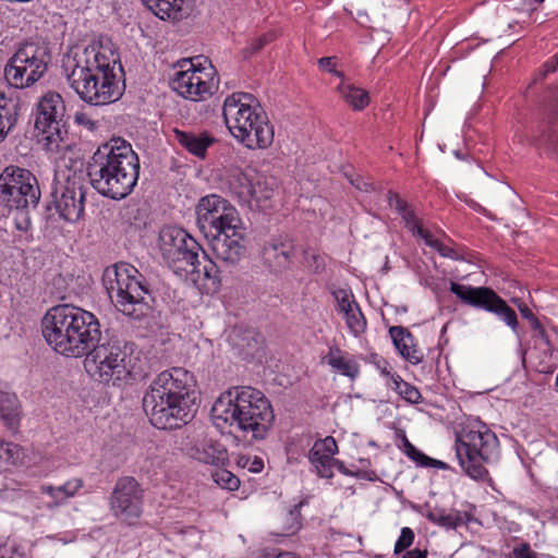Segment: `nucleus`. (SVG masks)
<instances>
[{
  "instance_id": "obj_27",
  "label": "nucleus",
  "mask_w": 558,
  "mask_h": 558,
  "mask_svg": "<svg viewBox=\"0 0 558 558\" xmlns=\"http://www.w3.org/2000/svg\"><path fill=\"white\" fill-rule=\"evenodd\" d=\"M82 487V478H71L60 486L41 485L40 493L52 499V502L48 505L51 508L63 505L68 499L74 497Z\"/></svg>"
},
{
  "instance_id": "obj_4",
  "label": "nucleus",
  "mask_w": 558,
  "mask_h": 558,
  "mask_svg": "<svg viewBox=\"0 0 558 558\" xmlns=\"http://www.w3.org/2000/svg\"><path fill=\"white\" fill-rule=\"evenodd\" d=\"M214 424L223 428L234 427L255 439H264L275 414L270 401L258 389L235 386L219 396L211 408Z\"/></svg>"
},
{
  "instance_id": "obj_44",
  "label": "nucleus",
  "mask_w": 558,
  "mask_h": 558,
  "mask_svg": "<svg viewBox=\"0 0 558 558\" xmlns=\"http://www.w3.org/2000/svg\"><path fill=\"white\" fill-rule=\"evenodd\" d=\"M0 558H24L17 545L9 538H0Z\"/></svg>"
},
{
  "instance_id": "obj_40",
  "label": "nucleus",
  "mask_w": 558,
  "mask_h": 558,
  "mask_svg": "<svg viewBox=\"0 0 558 558\" xmlns=\"http://www.w3.org/2000/svg\"><path fill=\"white\" fill-rule=\"evenodd\" d=\"M19 112L0 111V143H2L8 134L12 131L17 122Z\"/></svg>"
},
{
  "instance_id": "obj_20",
  "label": "nucleus",
  "mask_w": 558,
  "mask_h": 558,
  "mask_svg": "<svg viewBox=\"0 0 558 558\" xmlns=\"http://www.w3.org/2000/svg\"><path fill=\"white\" fill-rule=\"evenodd\" d=\"M450 291L464 304L486 312L495 310L500 296L490 288L450 283Z\"/></svg>"
},
{
  "instance_id": "obj_56",
  "label": "nucleus",
  "mask_w": 558,
  "mask_h": 558,
  "mask_svg": "<svg viewBox=\"0 0 558 558\" xmlns=\"http://www.w3.org/2000/svg\"><path fill=\"white\" fill-rule=\"evenodd\" d=\"M422 466H434V468H437V469H440V470H446L448 468V465L440 461V460H436V459H433L430 458V462H428V464H422Z\"/></svg>"
},
{
  "instance_id": "obj_28",
  "label": "nucleus",
  "mask_w": 558,
  "mask_h": 558,
  "mask_svg": "<svg viewBox=\"0 0 558 558\" xmlns=\"http://www.w3.org/2000/svg\"><path fill=\"white\" fill-rule=\"evenodd\" d=\"M0 416L9 429L19 427L20 402L15 393L0 390Z\"/></svg>"
},
{
  "instance_id": "obj_53",
  "label": "nucleus",
  "mask_w": 558,
  "mask_h": 558,
  "mask_svg": "<svg viewBox=\"0 0 558 558\" xmlns=\"http://www.w3.org/2000/svg\"><path fill=\"white\" fill-rule=\"evenodd\" d=\"M75 122L78 124V125H83L85 126L86 129L90 130V131H94L97 129V122L94 121L89 116L88 113L86 112H76L75 113Z\"/></svg>"
},
{
  "instance_id": "obj_13",
  "label": "nucleus",
  "mask_w": 558,
  "mask_h": 558,
  "mask_svg": "<svg viewBox=\"0 0 558 558\" xmlns=\"http://www.w3.org/2000/svg\"><path fill=\"white\" fill-rule=\"evenodd\" d=\"M218 77L211 64L203 65L194 60H183L179 70L171 78L170 85L174 92L185 99L203 101L211 97L218 89Z\"/></svg>"
},
{
  "instance_id": "obj_38",
  "label": "nucleus",
  "mask_w": 558,
  "mask_h": 558,
  "mask_svg": "<svg viewBox=\"0 0 558 558\" xmlns=\"http://www.w3.org/2000/svg\"><path fill=\"white\" fill-rule=\"evenodd\" d=\"M211 476L215 483L223 489L236 490L240 486V480L226 469L216 470Z\"/></svg>"
},
{
  "instance_id": "obj_10",
  "label": "nucleus",
  "mask_w": 558,
  "mask_h": 558,
  "mask_svg": "<svg viewBox=\"0 0 558 558\" xmlns=\"http://www.w3.org/2000/svg\"><path fill=\"white\" fill-rule=\"evenodd\" d=\"M456 456L463 471L474 480H484L488 475L485 463L496 460L499 441L485 424H468L456 435Z\"/></svg>"
},
{
  "instance_id": "obj_29",
  "label": "nucleus",
  "mask_w": 558,
  "mask_h": 558,
  "mask_svg": "<svg viewBox=\"0 0 558 558\" xmlns=\"http://www.w3.org/2000/svg\"><path fill=\"white\" fill-rule=\"evenodd\" d=\"M387 201L389 206L395 208L396 211L401 216L405 228L409 229L412 234H415V231L418 230L422 223L409 204L393 191L388 192Z\"/></svg>"
},
{
  "instance_id": "obj_41",
  "label": "nucleus",
  "mask_w": 558,
  "mask_h": 558,
  "mask_svg": "<svg viewBox=\"0 0 558 558\" xmlns=\"http://www.w3.org/2000/svg\"><path fill=\"white\" fill-rule=\"evenodd\" d=\"M304 260L306 267L315 274H320L326 267L325 256L313 251H304Z\"/></svg>"
},
{
  "instance_id": "obj_37",
  "label": "nucleus",
  "mask_w": 558,
  "mask_h": 558,
  "mask_svg": "<svg viewBox=\"0 0 558 558\" xmlns=\"http://www.w3.org/2000/svg\"><path fill=\"white\" fill-rule=\"evenodd\" d=\"M401 442L400 449L402 452L412 461H414L418 466L422 464H428L430 462V457L424 454L420 451L407 437L405 433L401 434Z\"/></svg>"
},
{
  "instance_id": "obj_14",
  "label": "nucleus",
  "mask_w": 558,
  "mask_h": 558,
  "mask_svg": "<svg viewBox=\"0 0 558 558\" xmlns=\"http://www.w3.org/2000/svg\"><path fill=\"white\" fill-rule=\"evenodd\" d=\"M0 196L11 209L36 208L40 199L36 177L27 169L7 166L0 174Z\"/></svg>"
},
{
  "instance_id": "obj_34",
  "label": "nucleus",
  "mask_w": 558,
  "mask_h": 558,
  "mask_svg": "<svg viewBox=\"0 0 558 558\" xmlns=\"http://www.w3.org/2000/svg\"><path fill=\"white\" fill-rule=\"evenodd\" d=\"M21 459V448L13 442L0 440V472L15 465Z\"/></svg>"
},
{
  "instance_id": "obj_17",
  "label": "nucleus",
  "mask_w": 558,
  "mask_h": 558,
  "mask_svg": "<svg viewBox=\"0 0 558 558\" xmlns=\"http://www.w3.org/2000/svg\"><path fill=\"white\" fill-rule=\"evenodd\" d=\"M74 305L60 304L49 308L41 319L43 337L57 353L70 357L74 333L71 331Z\"/></svg>"
},
{
  "instance_id": "obj_43",
  "label": "nucleus",
  "mask_w": 558,
  "mask_h": 558,
  "mask_svg": "<svg viewBox=\"0 0 558 558\" xmlns=\"http://www.w3.org/2000/svg\"><path fill=\"white\" fill-rule=\"evenodd\" d=\"M400 355L413 365H417L423 361L424 354L413 342L408 343L405 349L399 351Z\"/></svg>"
},
{
  "instance_id": "obj_46",
  "label": "nucleus",
  "mask_w": 558,
  "mask_h": 558,
  "mask_svg": "<svg viewBox=\"0 0 558 558\" xmlns=\"http://www.w3.org/2000/svg\"><path fill=\"white\" fill-rule=\"evenodd\" d=\"M238 465L246 468L252 473H259L264 469V462L258 457L241 456Z\"/></svg>"
},
{
  "instance_id": "obj_49",
  "label": "nucleus",
  "mask_w": 558,
  "mask_h": 558,
  "mask_svg": "<svg viewBox=\"0 0 558 558\" xmlns=\"http://www.w3.org/2000/svg\"><path fill=\"white\" fill-rule=\"evenodd\" d=\"M372 357L374 360V364L380 371V374L384 377L388 378L391 381V375H398L397 373L391 372V367L389 366V363L385 359L378 356L377 354L372 355Z\"/></svg>"
},
{
  "instance_id": "obj_15",
  "label": "nucleus",
  "mask_w": 558,
  "mask_h": 558,
  "mask_svg": "<svg viewBox=\"0 0 558 558\" xmlns=\"http://www.w3.org/2000/svg\"><path fill=\"white\" fill-rule=\"evenodd\" d=\"M195 211L198 228L206 236L221 234L242 225L236 208L218 194H208L201 197Z\"/></svg>"
},
{
  "instance_id": "obj_16",
  "label": "nucleus",
  "mask_w": 558,
  "mask_h": 558,
  "mask_svg": "<svg viewBox=\"0 0 558 558\" xmlns=\"http://www.w3.org/2000/svg\"><path fill=\"white\" fill-rule=\"evenodd\" d=\"M108 505L116 519L134 524L143 513L144 489L135 477L121 476L114 484Z\"/></svg>"
},
{
  "instance_id": "obj_42",
  "label": "nucleus",
  "mask_w": 558,
  "mask_h": 558,
  "mask_svg": "<svg viewBox=\"0 0 558 558\" xmlns=\"http://www.w3.org/2000/svg\"><path fill=\"white\" fill-rule=\"evenodd\" d=\"M415 535L411 527L404 526L401 529L400 535L395 544L393 553L401 554L408 549L414 542Z\"/></svg>"
},
{
  "instance_id": "obj_8",
  "label": "nucleus",
  "mask_w": 558,
  "mask_h": 558,
  "mask_svg": "<svg viewBox=\"0 0 558 558\" xmlns=\"http://www.w3.org/2000/svg\"><path fill=\"white\" fill-rule=\"evenodd\" d=\"M56 162L51 187L52 204L60 218L76 222L84 214L85 179L80 160L73 155L51 157Z\"/></svg>"
},
{
  "instance_id": "obj_32",
  "label": "nucleus",
  "mask_w": 558,
  "mask_h": 558,
  "mask_svg": "<svg viewBox=\"0 0 558 558\" xmlns=\"http://www.w3.org/2000/svg\"><path fill=\"white\" fill-rule=\"evenodd\" d=\"M338 92L340 93L343 100L354 110H363L369 104L368 93L365 89L356 87L351 83H340L338 86Z\"/></svg>"
},
{
  "instance_id": "obj_36",
  "label": "nucleus",
  "mask_w": 558,
  "mask_h": 558,
  "mask_svg": "<svg viewBox=\"0 0 558 558\" xmlns=\"http://www.w3.org/2000/svg\"><path fill=\"white\" fill-rule=\"evenodd\" d=\"M307 505L306 499H302L296 505H294L288 512L286 517V534H294L296 533L301 526H302V514L301 510L302 508Z\"/></svg>"
},
{
  "instance_id": "obj_2",
  "label": "nucleus",
  "mask_w": 558,
  "mask_h": 558,
  "mask_svg": "<svg viewBox=\"0 0 558 558\" xmlns=\"http://www.w3.org/2000/svg\"><path fill=\"white\" fill-rule=\"evenodd\" d=\"M196 380L190 371L171 367L159 373L143 397V409L149 423L159 429H173L185 425L195 404Z\"/></svg>"
},
{
  "instance_id": "obj_33",
  "label": "nucleus",
  "mask_w": 558,
  "mask_h": 558,
  "mask_svg": "<svg viewBox=\"0 0 558 558\" xmlns=\"http://www.w3.org/2000/svg\"><path fill=\"white\" fill-rule=\"evenodd\" d=\"M388 385L401 398L412 404H417L422 401V395L420 390L415 386L404 381L400 375H391V383Z\"/></svg>"
},
{
  "instance_id": "obj_19",
  "label": "nucleus",
  "mask_w": 558,
  "mask_h": 558,
  "mask_svg": "<svg viewBox=\"0 0 558 558\" xmlns=\"http://www.w3.org/2000/svg\"><path fill=\"white\" fill-rule=\"evenodd\" d=\"M245 229L239 225L228 231L213 236V251L217 259L236 265L245 255Z\"/></svg>"
},
{
  "instance_id": "obj_45",
  "label": "nucleus",
  "mask_w": 558,
  "mask_h": 558,
  "mask_svg": "<svg viewBox=\"0 0 558 558\" xmlns=\"http://www.w3.org/2000/svg\"><path fill=\"white\" fill-rule=\"evenodd\" d=\"M333 468H337V470L347 476L355 477V478H364V480H374L375 473L368 472V471H362V470H350L345 466V464L336 459V462L333 464Z\"/></svg>"
},
{
  "instance_id": "obj_18",
  "label": "nucleus",
  "mask_w": 558,
  "mask_h": 558,
  "mask_svg": "<svg viewBox=\"0 0 558 558\" xmlns=\"http://www.w3.org/2000/svg\"><path fill=\"white\" fill-rule=\"evenodd\" d=\"M71 325V331L75 333L71 339L70 357L84 356L100 340L99 320L92 312L74 305Z\"/></svg>"
},
{
  "instance_id": "obj_60",
  "label": "nucleus",
  "mask_w": 558,
  "mask_h": 558,
  "mask_svg": "<svg viewBox=\"0 0 558 558\" xmlns=\"http://www.w3.org/2000/svg\"><path fill=\"white\" fill-rule=\"evenodd\" d=\"M536 332H537V336H538L542 340H544L546 343H548V342H549L548 335H547V332H546V330H545V328H544V327H542V329L537 330Z\"/></svg>"
},
{
  "instance_id": "obj_7",
  "label": "nucleus",
  "mask_w": 558,
  "mask_h": 558,
  "mask_svg": "<svg viewBox=\"0 0 558 558\" xmlns=\"http://www.w3.org/2000/svg\"><path fill=\"white\" fill-rule=\"evenodd\" d=\"M133 345L118 341L96 343L84 359V368L94 380L124 387L131 385L140 375L138 356L133 355Z\"/></svg>"
},
{
  "instance_id": "obj_58",
  "label": "nucleus",
  "mask_w": 558,
  "mask_h": 558,
  "mask_svg": "<svg viewBox=\"0 0 558 558\" xmlns=\"http://www.w3.org/2000/svg\"><path fill=\"white\" fill-rule=\"evenodd\" d=\"M551 143H553V140H551L550 135H542L541 137H538L536 140L537 145H549Z\"/></svg>"
},
{
  "instance_id": "obj_54",
  "label": "nucleus",
  "mask_w": 558,
  "mask_h": 558,
  "mask_svg": "<svg viewBox=\"0 0 558 558\" xmlns=\"http://www.w3.org/2000/svg\"><path fill=\"white\" fill-rule=\"evenodd\" d=\"M414 235L422 238L425 244L432 248L434 247L433 243L438 241V239L434 238L428 230L423 228V226H421L418 230L415 231Z\"/></svg>"
},
{
  "instance_id": "obj_61",
  "label": "nucleus",
  "mask_w": 558,
  "mask_h": 558,
  "mask_svg": "<svg viewBox=\"0 0 558 558\" xmlns=\"http://www.w3.org/2000/svg\"><path fill=\"white\" fill-rule=\"evenodd\" d=\"M264 43H265L264 39L259 38L258 41L255 44L254 49L255 50L260 49L263 47Z\"/></svg>"
},
{
  "instance_id": "obj_25",
  "label": "nucleus",
  "mask_w": 558,
  "mask_h": 558,
  "mask_svg": "<svg viewBox=\"0 0 558 558\" xmlns=\"http://www.w3.org/2000/svg\"><path fill=\"white\" fill-rule=\"evenodd\" d=\"M190 454L199 462L219 465L227 460V450L223 445L213 439L197 441L190 449Z\"/></svg>"
},
{
  "instance_id": "obj_5",
  "label": "nucleus",
  "mask_w": 558,
  "mask_h": 558,
  "mask_svg": "<svg viewBox=\"0 0 558 558\" xmlns=\"http://www.w3.org/2000/svg\"><path fill=\"white\" fill-rule=\"evenodd\" d=\"M159 248L163 262L178 277L194 283L203 282L214 291L219 289L221 279L218 266L184 229L162 228Z\"/></svg>"
},
{
  "instance_id": "obj_51",
  "label": "nucleus",
  "mask_w": 558,
  "mask_h": 558,
  "mask_svg": "<svg viewBox=\"0 0 558 558\" xmlns=\"http://www.w3.org/2000/svg\"><path fill=\"white\" fill-rule=\"evenodd\" d=\"M333 60V57H323L318 60V65L322 70H325L340 78H343V73L336 70Z\"/></svg>"
},
{
  "instance_id": "obj_26",
  "label": "nucleus",
  "mask_w": 558,
  "mask_h": 558,
  "mask_svg": "<svg viewBox=\"0 0 558 558\" xmlns=\"http://www.w3.org/2000/svg\"><path fill=\"white\" fill-rule=\"evenodd\" d=\"M327 364L342 376L355 380L360 375V365L354 359H348L343 351L337 347H330L325 356Z\"/></svg>"
},
{
  "instance_id": "obj_1",
  "label": "nucleus",
  "mask_w": 558,
  "mask_h": 558,
  "mask_svg": "<svg viewBox=\"0 0 558 558\" xmlns=\"http://www.w3.org/2000/svg\"><path fill=\"white\" fill-rule=\"evenodd\" d=\"M62 68L70 86L92 106L112 104L122 95L117 74L122 66L109 46L93 43L64 59Z\"/></svg>"
},
{
  "instance_id": "obj_39",
  "label": "nucleus",
  "mask_w": 558,
  "mask_h": 558,
  "mask_svg": "<svg viewBox=\"0 0 558 558\" xmlns=\"http://www.w3.org/2000/svg\"><path fill=\"white\" fill-rule=\"evenodd\" d=\"M389 335L392 339V343L398 350V352L401 349H405L408 343H411L414 341L413 335L404 327L402 326H393L389 329Z\"/></svg>"
},
{
  "instance_id": "obj_52",
  "label": "nucleus",
  "mask_w": 558,
  "mask_h": 558,
  "mask_svg": "<svg viewBox=\"0 0 558 558\" xmlns=\"http://www.w3.org/2000/svg\"><path fill=\"white\" fill-rule=\"evenodd\" d=\"M514 558H536V553L531 549L529 543H522L512 550Z\"/></svg>"
},
{
  "instance_id": "obj_57",
  "label": "nucleus",
  "mask_w": 558,
  "mask_h": 558,
  "mask_svg": "<svg viewBox=\"0 0 558 558\" xmlns=\"http://www.w3.org/2000/svg\"><path fill=\"white\" fill-rule=\"evenodd\" d=\"M519 310H520L521 315L529 322L531 320V318L535 317V315L532 313V311L525 305L523 307H520Z\"/></svg>"
},
{
  "instance_id": "obj_30",
  "label": "nucleus",
  "mask_w": 558,
  "mask_h": 558,
  "mask_svg": "<svg viewBox=\"0 0 558 558\" xmlns=\"http://www.w3.org/2000/svg\"><path fill=\"white\" fill-rule=\"evenodd\" d=\"M144 4L156 16L161 20L177 17L178 12L183 10V7L190 5L194 0H143Z\"/></svg>"
},
{
  "instance_id": "obj_3",
  "label": "nucleus",
  "mask_w": 558,
  "mask_h": 558,
  "mask_svg": "<svg viewBox=\"0 0 558 558\" xmlns=\"http://www.w3.org/2000/svg\"><path fill=\"white\" fill-rule=\"evenodd\" d=\"M92 186L111 199L130 195L140 177V158L130 143L118 137L102 144L87 165Z\"/></svg>"
},
{
  "instance_id": "obj_35",
  "label": "nucleus",
  "mask_w": 558,
  "mask_h": 558,
  "mask_svg": "<svg viewBox=\"0 0 558 558\" xmlns=\"http://www.w3.org/2000/svg\"><path fill=\"white\" fill-rule=\"evenodd\" d=\"M490 313L496 314L500 319H502L514 332H518L519 322L517 314L513 308H511L505 300L501 298L498 300L495 305V310Z\"/></svg>"
},
{
  "instance_id": "obj_21",
  "label": "nucleus",
  "mask_w": 558,
  "mask_h": 558,
  "mask_svg": "<svg viewBox=\"0 0 558 558\" xmlns=\"http://www.w3.org/2000/svg\"><path fill=\"white\" fill-rule=\"evenodd\" d=\"M338 452V445L333 437L327 436L314 442L308 451V460L313 465L317 476L322 478H332L333 456Z\"/></svg>"
},
{
  "instance_id": "obj_48",
  "label": "nucleus",
  "mask_w": 558,
  "mask_h": 558,
  "mask_svg": "<svg viewBox=\"0 0 558 558\" xmlns=\"http://www.w3.org/2000/svg\"><path fill=\"white\" fill-rule=\"evenodd\" d=\"M15 226L21 231H27L31 227V219L26 209H15Z\"/></svg>"
},
{
  "instance_id": "obj_59",
  "label": "nucleus",
  "mask_w": 558,
  "mask_h": 558,
  "mask_svg": "<svg viewBox=\"0 0 558 558\" xmlns=\"http://www.w3.org/2000/svg\"><path fill=\"white\" fill-rule=\"evenodd\" d=\"M530 323H531V327H532V328H533V330H535V331H537V330L542 329V327H543V326H542V324H541V322L538 320V318H537L536 316H535V317H533V318H531Z\"/></svg>"
},
{
  "instance_id": "obj_47",
  "label": "nucleus",
  "mask_w": 558,
  "mask_h": 558,
  "mask_svg": "<svg viewBox=\"0 0 558 558\" xmlns=\"http://www.w3.org/2000/svg\"><path fill=\"white\" fill-rule=\"evenodd\" d=\"M433 244H434L433 250H435L440 256L451 258V259H458L459 254L451 246L442 243L440 240H438L437 242H434Z\"/></svg>"
},
{
  "instance_id": "obj_11",
  "label": "nucleus",
  "mask_w": 558,
  "mask_h": 558,
  "mask_svg": "<svg viewBox=\"0 0 558 558\" xmlns=\"http://www.w3.org/2000/svg\"><path fill=\"white\" fill-rule=\"evenodd\" d=\"M64 110L63 99L57 93H47L38 102L36 137L50 157L74 155L75 143L62 121Z\"/></svg>"
},
{
  "instance_id": "obj_55",
  "label": "nucleus",
  "mask_w": 558,
  "mask_h": 558,
  "mask_svg": "<svg viewBox=\"0 0 558 558\" xmlns=\"http://www.w3.org/2000/svg\"><path fill=\"white\" fill-rule=\"evenodd\" d=\"M402 558H427V550L414 548L412 550H408Z\"/></svg>"
},
{
  "instance_id": "obj_23",
  "label": "nucleus",
  "mask_w": 558,
  "mask_h": 558,
  "mask_svg": "<svg viewBox=\"0 0 558 558\" xmlns=\"http://www.w3.org/2000/svg\"><path fill=\"white\" fill-rule=\"evenodd\" d=\"M172 138L191 155L205 159L207 149L216 143V138L207 131L194 132L173 129Z\"/></svg>"
},
{
  "instance_id": "obj_12",
  "label": "nucleus",
  "mask_w": 558,
  "mask_h": 558,
  "mask_svg": "<svg viewBox=\"0 0 558 558\" xmlns=\"http://www.w3.org/2000/svg\"><path fill=\"white\" fill-rule=\"evenodd\" d=\"M50 60L49 48L44 43H22L4 65V80L15 89L29 88L45 75Z\"/></svg>"
},
{
  "instance_id": "obj_24",
  "label": "nucleus",
  "mask_w": 558,
  "mask_h": 558,
  "mask_svg": "<svg viewBox=\"0 0 558 558\" xmlns=\"http://www.w3.org/2000/svg\"><path fill=\"white\" fill-rule=\"evenodd\" d=\"M294 246L290 241L271 240L263 246L262 258L271 270H281L292 264Z\"/></svg>"
},
{
  "instance_id": "obj_9",
  "label": "nucleus",
  "mask_w": 558,
  "mask_h": 558,
  "mask_svg": "<svg viewBox=\"0 0 558 558\" xmlns=\"http://www.w3.org/2000/svg\"><path fill=\"white\" fill-rule=\"evenodd\" d=\"M102 281L116 307L126 316L141 319L149 311L145 301L148 289L144 277L128 263L116 264L106 268Z\"/></svg>"
},
{
  "instance_id": "obj_50",
  "label": "nucleus",
  "mask_w": 558,
  "mask_h": 558,
  "mask_svg": "<svg viewBox=\"0 0 558 558\" xmlns=\"http://www.w3.org/2000/svg\"><path fill=\"white\" fill-rule=\"evenodd\" d=\"M0 111L2 112H19V104L12 98L7 97L3 90L0 89Z\"/></svg>"
},
{
  "instance_id": "obj_22",
  "label": "nucleus",
  "mask_w": 558,
  "mask_h": 558,
  "mask_svg": "<svg viewBox=\"0 0 558 558\" xmlns=\"http://www.w3.org/2000/svg\"><path fill=\"white\" fill-rule=\"evenodd\" d=\"M338 310L343 314L349 330L354 336H360L366 329L367 323L355 301L353 293L347 289H336L332 291Z\"/></svg>"
},
{
  "instance_id": "obj_6",
  "label": "nucleus",
  "mask_w": 558,
  "mask_h": 558,
  "mask_svg": "<svg viewBox=\"0 0 558 558\" xmlns=\"http://www.w3.org/2000/svg\"><path fill=\"white\" fill-rule=\"evenodd\" d=\"M225 123L231 135L248 149H266L274 142V126L255 96L233 93L222 107Z\"/></svg>"
},
{
  "instance_id": "obj_31",
  "label": "nucleus",
  "mask_w": 558,
  "mask_h": 558,
  "mask_svg": "<svg viewBox=\"0 0 558 558\" xmlns=\"http://www.w3.org/2000/svg\"><path fill=\"white\" fill-rule=\"evenodd\" d=\"M425 518L441 527L457 529L466 523L464 515L458 510L447 512L441 508H434L425 513Z\"/></svg>"
}]
</instances>
